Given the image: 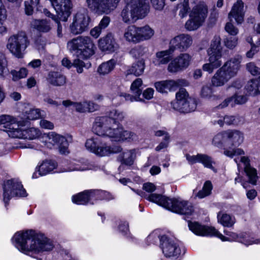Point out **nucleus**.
<instances>
[{"label": "nucleus", "instance_id": "1", "mask_svg": "<svg viewBox=\"0 0 260 260\" xmlns=\"http://www.w3.org/2000/svg\"><path fill=\"white\" fill-rule=\"evenodd\" d=\"M124 117L123 112L113 110L108 116L96 117L93 125V131L98 136L87 140L86 149L99 156H109L121 152L122 148L120 145H107L101 136H106L116 142L137 140L136 134L124 130L120 125V122Z\"/></svg>", "mask_w": 260, "mask_h": 260}, {"label": "nucleus", "instance_id": "2", "mask_svg": "<svg viewBox=\"0 0 260 260\" xmlns=\"http://www.w3.org/2000/svg\"><path fill=\"white\" fill-rule=\"evenodd\" d=\"M14 238L16 242V247L24 253L30 251L39 253L51 250L53 248L50 240L32 230L17 232Z\"/></svg>", "mask_w": 260, "mask_h": 260}, {"label": "nucleus", "instance_id": "3", "mask_svg": "<svg viewBox=\"0 0 260 260\" xmlns=\"http://www.w3.org/2000/svg\"><path fill=\"white\" fill-rule=\"evenodd\" d=\"M189 229L195 234L202 236H214L220 238L222 241H237L239 242L243 243L245 245H249L253 243L257 244L259 240L252 241L250 237L246 234H237L235 233H231L230 238L226 237L220 234L214 227H209L202 225L197 222H188Z\"/></svg>", "mask_w": 260, "mask_h": 260}, {"label": "nucleus", "instance_id": "4", "mask_svg": "<svg viewBox=\"0 0 260 260\" xmlns=\"http://www.w3.org/2000/svg\"><path fill=\"white\" fill-rule=\"evenodd\" d=\"M242 59L241 56L236 55L225 61L212 77V84L216 87L221 86L235 77L241 68Z\"/></svg>", "mask_w": 260, "mask_h": 260}, {"label": "nucleus", "instance_id": "5", "mask_svg": "<svg viewBox=\"0 0 260 260\" xmlns=\"http://www.w3.org/2000/svg\"><path fill=\"white\" fill-rule=\"evenodd\" d=\"M12 121L13 118L9 115H4L0 116V123L4 125V131L6 132L10 137L33 140L41 135L40 131L37 128L30 127L24 129L18 123Z\"/></svg>", "mask_w": 260, "mask_h": 260}, {"label": "nucleus", "instance_id": "6", "mask_svg": "<svg viewBox=\"0 0 260 260\" xmlns=\"http://www.w3.org/2000/svg\"><path fill=\"white\" fill-rule=\"evenodd\" d=\"M148 199L173 212L180 214L191 215L194 211L192 204L187 201L170 199L160 194L152 193Z\"/></svg>", "mask_w": 260, "mask_h": 260}, {"label": "nucleus", "instance_id": "7", "mask_svg": "<svg viewBox=\"0 0 260 260\" xmlns=\"http://www.w3.org/2000/svg\"><path fill=\"white\" fill-rule=\"evenodd\" d=\"M149 12V6L146 0H131L122 10L120 16L124 23L132 24L144 18Z\"/></svg>", "mask_w": 260, "mask_h": 260}, {"label": "nucleus", "instance_id": "8", "mask_svg": "<svg viewBox=\"0 0 260 260\" xmlns=\"http://www.w3.org/2000/svg\"><path fill=\"white\" fill-rule=\"evenodd\" d=\"M67 47L71 52L82 59H87L93 55L95 48L91 38L83 36H78L69 41Z\"/></svg>", "mask_w": 260, "mask_h": 260}, {"label": "nucleus", "instance_id": "9", "mask_svg": "<svg viewBox=\"0 0 260 260\" xmlns=\"http://www.w3.org/2000/svg\"><path fill=\"white\" fill-rule=\"evenodd\" d=\"M222 50L220 37L219 36H214L211 41L210 47L207 50L209 62L203 66L202 68L204 71L211 74L215 69L221 66Z\"/></svg>", "mask_w": 260, "mask_h": 260}, {"label": "nucleus", "instance_id": "10", "mask_svg": "<svg viewBox=\"0 0 260 260\" xmlns=\"http://www.w3.org/2000/svg\"><path fill=\"white\" fill-rule=\"evenodd\" d=\"M29 45V41L25 32L21 31L8 39L7 48L16 57L21 58Z\"/></svg>", "mask_w": 260, "mask_h": 260}, {"label": "nucleus", "instance_id": "11", "mask_svg": "<svg viewBox=\"0 0 260 260\" xmlns=\"http://www.w3.org/2000/svg\"><path fill=\"white\" fill-rule=\"evenodd\" d=\"M172 108L182 113L193 111L197 106L195 100L189 96L186 89L181 88L176 94V99L171 102Z\"/></svg>", "mask_w": 260, "mask_h": 260}, {"label": "nucleus", "instance_id": "12", "mask_svg": "<svg viewBox=\"0 0 260 260\" xmlns=\"http://www.w3.org/2000/svg\"><path fill=\"white\" fill-rule=\"evenodd\" d=\"M207 13V8L204 4L199 3L194 6L189 14V19L185 23V28L189 31L197 29L202 25Z\"/></svg>", "mask_w": 260, "mask_h": 260}, {"label": "nucleus", "instance_id": "13", "mask_svg": "<svg viewBox=\"0 0 260 260\" xmlns=\"http://www.w3.org/2000/svg\"><path fill=\"white\" fill-rule=\"evenodd\" d=\"M3 200L6 205L14 197H25L26 192L21 183L16 179L7 180L3 187Z\"/></svg>", "mask_w": 260, "mask_h": 260}, {"label": "nucleus", "instance_id": "14", "mask_svg": "<svg viewBox=\"0 0 260 260\" xmlns=\"http://www.w3.org/2000/svg\"><path fill=\"white\" fill-rule=\"evenodd\" d=\"M90 18L84 10L78 11L70 25V31L74 35H80L88 29Z\"/></svg>", "mask_w": 260, "mask_h": 260}, {"label": "nucleus", "instance_id": "15", "mask_svg": "<svg viewBox=\"0 0 260 260\" xmlns=\"http://www.w3.org/2000/svg\"><path fill=\"white\" fill-rule=\"evenodd\" d=\"M192 56L188 53L181 52L171 61L168 66L170 73H177L187 69L190 64Z\"/></svg>", "mask_w": 260, "mask_h": 260}, {"label": "nucleus", "instance_id": "16", "mask_svg": "<svg viewBox=\"0 0 260 260\" xmlns=\"http://www.w3.org/2000/svg\"><path fill=\"white\" fill-rule=\"evenodd\" d=\"M192 37L187 34H181L172 38L169 42V46L174 52L178 50L180 52L186 51L192 45Z\"/></svg>", "mask_w": 260, "mask_h": 260}, {"label": "nucleus", "instance_id": "17", "mask_svg": "<svg viewBox=\"0 0 260 260\" xmlns=\"http://www.w3.org/2000/svg\"><path fill=\"white\" fill-rule=\"evenodd\" d=\"M120 0H86L87 7L98 14L107 13L115 7Z\"/></svg>", "mask_w": 260, "mask_h": 260}, {"label": "nucleus", "instance_id": "18", "mask_svg": "<svg viewBox=\"0 0 260 260\" xmlns=\"http://www.w3.org/2000/svg\"><path fill=\"white\" fill-rule=\"evenodd\" d=\"M55 145H57L61 154L69 153V143L67 139L54 133H51L47 136L46 146L47 147L52 149Z\"/></svg>", "mask_w": 260, "mask_h": 260}, {"label": "nucleus", "instance_id": "19", "mask_svg": "<svg viewBox=\"0 0 260 260\" xmlns=\"http://www.w3.org/2000/svg\"><path fill=\"white\" fill-rule=\"evenodd\" d=\"M159 240L160 247L166 257H174L180 254V249L173 239L163 235L161 236Z\"/></svg>", "mask_w": 260, "mask_h": 260}, {"label": "nucleus", "instance_id": "20", "mask_svg": "<svg viewBox=\"0 0 260 260\" xmlns=\"http://www.w3.org/2000/svg\"><path fill=\"white\" fill-rule=\"evenodd\" d=\"M58 15L62 16V20L67 21L71 13L72 4L71 0H49Z\"/></svg>", "mask_w": 260, "mask_h": 260}, {"label": "nucleus", "instance_id": "21", "mask_svg": "<svg viewBox=\"0 0 260 260\" xmlns=\"http://www.w3.org/2000/svg\"><path fill=\"white\" fill-rule=\"evenodd\" d=\"M186 85V80L178 79L158 81L155 83L154 86L157 91L161 93H167L168 91L175 90L179 86Z\"/></svg>", "mask_w": 260, "mask_h": 260}, {"label": "nucleus", "instance_id": "22", "mask_svg": "<svg viewBox=\"0 0 260 260\" xmlns=\"http://www.w3.org/2000/svg\"><path fill=\"white\" fill-rule=\"evenodd\" d=\"M246 8L244 2L242 0H237L232 7L229 14V18H234L238 24L242 23L244 19Z\"/></svg>", "mask_w": 260, "mask_h": 260}, {"label": "nucleus", "instance_id": "23", "mask_svg": "<svg viewBox=\"0 0 260 260\" xmlns=\"http://www.w3.org/2000/svg\"><path fill=\"white\" fill-rule=\"evenodd\" d=\"M239 161L237 158L234 159V161L239 165V162H241L244 166V171L249 178V181L252 184H255L257 181L256 170L251 168L250 165V160L247 156L241 155Z\"/></svg>", "mask_w": 260, "mask_h": 260}, {"label": "nucleus", "instance_id": "24", "mask_svg": "<svg viewBox=\"0 0 260 260\" xmlns=\"http://www.w3.org/2000/svg\"><path fill=\"white\" fill-rule=\"evenodd\" d=\"M108 193L102 190H86L82 192L79 193L72 197V201L74 203L78 205L86 204L90 199L95 195L104 194Z\"/></svg>", "mask_w": 260, "mask_h": 260}, {"label": "nucleus", "instance_id": "25", "mask_svg": "<svg viewBox=\"0 0 260 260\" xmlns=\"http://www.w3.org/2000/svg\"><path fill=\"white\" fill-rule=\"evenodd\" d=\"M99 44L100 48L103 51L113 52L118 48V45L112 34H109L100 39Z\"/></svg>", "mask_w": 260, "mask_h": 260}, {"label": "nucleus", "instance_id": "26", "mask_svg": "<svg viewBox=\"0 0 260 260\" xmlns=\"http://www.w3.org/2000/svg\"><path fill=\"white\" fill-rule=\"evenodd\" d=\"M174 51L169 46V48L166 50L158 51L156 53L155 58L153 60V63L156 66H160L162 64H166L171 60V55L174 53Z\"/></svg>", "mask_w": 260, "mask_h": 260}, {"label": "nucleus", "instance_id": "27", "mask_svg": "<svg viewBox=\"0 0 260 260\" xmlns=\"http://www.w3.org/2000/svg\"><path fill=\"white\" fill-rule=\"evenodd\" d=\"M47 81L51 85L55 86H62L66 83V77L58 72H50L47 77Z\"/></svg>", "mask_w": 260, "mask_h": 260}, {"label": "nucleus", "instance_id": "28", "mask_svg": "<svg viewBox=\"0 0 260 260\" xmlns=\"http://www.w3.org/2000/svg\"><path fill=\"white\" fill-rule=\"evenodd\" d=\"M123 37L129 42L139 43L138 26L135 25L127 26L125 29Z\"/></svg>", "mask_w": 260, "mask_h": 260}, {"label": "nucleus", "instance_id": "29", "mask_svg": "<svg viewBox=\"0 0 260 260\" xmlns=\"http://www.w3.org/2000/svg\"><path fill=\"white\" fill-rule=\"evenodd\" d=\"M227 143L233 146H239L243 141V135L240 131L236 130L226 131Z\"/></svg>", "mask_w": 260, "mask_h": 260}, {"label": "nucleus", "instance_id": "30", "mask_svg": "<svg viewBox=\"0 0 260 260\" xmlns=\"http://www.w3.org/2000/svg\"><path fill=\"white\" fill-rule=\"evenodd\" d=\"M145 68V61L144 60L141 59L134 63L132 66L125 71V75L126 76L132 74L136 76H139L144 73Z\"/></svg>", "mask_w": 260, "mask_h": 260}, {"label": "nucleus", "instance_id": "31", "mask_svg": "<svg viewBox=\"0 0 260 260\" xmlns=\"http://www.w3.org/2000/svg\"><path fill=\"white\" fill-rule=\"evenodd\" d=\"M247 101V98L245 95H235V96L226 99L217 107L222 109L227 107L230 104H231L232 106L235 104H243L245 103Z\"/></svg>", "mask_w": 260, "mask_h": 260}, {"label": "nucleus", "instance_id": "32", "mask_svg": "<svg viewBox=\"0 0 260 260\" xmlns=\"http://www.w3.org/2000/svg\"><path fill=\"white\" fill-rule=\"evenodd\" d=\"M30 24L32 27L40 32H47L51 29L50 22L47 19H34Z\"/></svg>", "mask_w": 260, "mask_h": 260}, {"label": "nucleus", "instance_id": "33", "mask_svg": "<svg viewBox=\"0 0 260 260\" xmlns=\"http://www.w3.org/2000/svg\"><path fill=\"white\" fill-rule=\"evenodd\" d=\"M116 61L114 59H111L101 64L97 69V72L101 76H105L109 74L115 68Z\"/></svg>", "mask_w": 260, "mask_h": 260}, {"label": "nucleus", "instance_id": "34", "mask_svg": "<svg viewBox=\"0 0 260 260\" xmlns=\"http://www.w3.org/2000/svg\"><path fill=\"white\" fill-rule=\"evenodd\" d=\"M246 89L249 94L255 96L260 94V79H252L249 81L246 86Z\"/></svg>", "mask_w": 260, "mask_h": 260}, {"label": "nucleus", "instance_id": "35", "mask_svg": "<svg viewBox=\"0 0 260 260\" xmlns=\"http://www.w3.org/2000/svg\"><path fill=\"white\" fill-rule=\"evenodd\" d=\"M218 221L223 226L226 227H232L236 222L234 217L222 212H218L217 214Z\"/></svg>", "mask_w": 260, "mask_h": 260}, {"label": "nucleus", "instance_id": "36", "mask_svg": "<svg viewBox=\"0 0 260 260\" xmlns=\"http://www.w3.org/2000/svg\"><path fill=\"white\" fill-rule=\"evenodd\" d=\"M135 158V152L133 150H127L118 157V159L122 165L131 166Z\"/></svg>", "mask_w": 260, "mask_h": 260}, {"label": "nucleus", "instance_id": "37", "mask_svg": "<svg viewBox=\"0 0 260 260\" xmlns=\"http://www.w3.org/2000/svg\"><path fill=\"white\" fill-rule=\"evenodd\" d=\"M139 42L150 39L154 35V30L149 26L138 27Z\"/></svg>", "mask_w": 260, "mask_h": 260}, {"label": "nucleus", "instance_id": "38", "mask_svg": "<svg viewBox=\"0 0 260 260\" xmlns=\"http://www.w3.org/2000/svg\"><path fill=\"white\" fill-rule=\"evenodd\" d=\"M55 168V164L52 161H44L39 167V174L40 176L45 175L51 172Z\"/></svg>", "mask_w": 260, "mask_h": 260}, {"label": "nucleus", "instance_id": "39", "mask_svg": "<svg viewBox=\"0 0 260 260\" xmlns=\"http://www.w3.org/2000/svg\"><path fill=\"white\" fill-rule=\"evenodd\" d=\"M226 135V131L218 133L213 138L212 144L217 147H221L223 144L226 143L228 142Z\"/></svg>", "mask_w": 260, "mask_h": 260}, {"label": "nucleus", "instance_id": "40", "mask_svg": "<svg viewBox=\"0 0 260 260\" xmlns=\"http://www.w3.org/2000/svg\"><path fill=\"white\" fill-rule=\"evenodd\" d=\"M212 188L213 186L211 182L210 181H206L202 189L198 192L196 197L200 199H202L209 196L211 193Z\"/></svg>", "mask_w": 260, "mask_h": 260}, {"label": "nucleus", "instance_id": "41", "mask_svg": "<svg viewBox=\"0 0 260 260\" xmlns=\"http://www.w3.org/2000/svg\"><path fill=\"white\" fill-rule=\"evenodd\" d=\"M40 3V0H26L24 2L25 12L27 15L32 14L34 9L36 8Z\"/></svg>", "mask_w": 260, "mask_h": 260}, {"label": "nucleus", "instance_id": "42", "mask_svg": "<svg viewBox=\"0 0 260 260\" xmlns=\"http://www.w3.org/2000/svg\"><path fill=\"white\" fill-rule=\"evenodd\" d=\"M212 158L205 154L200 153L199 163L202 164L206 168L214 170Z\"/></svg>", "mask_w": 260, "mask_h": 260}, {"label": "nucleus", "instance_id": "43", "mask_svg": "<svg viewBox=\"0 0 260 260\" xmlns=\"http://www.w3.org/2000/svg\"><path fill=\"white\" fill-rule=\"evenodd\" d=\"M143 81L141 78H137L132 83L131 90L136 95H141L142 90L140 87L142 85Z\"/></svg>", "mask_w": 260, "mask_h": 260}, {"label": "nucleus", "instance_id": "44", "mask_svg": "<svg viewBox=\"0 0 260 260\" xmlns=\"http://www.w3.org/2000/svg\"><path fill=\"white\" fill-rule=\"evenodd\" d=\"M11 74L13 76V80L17 81L20 79L26 77L28 74V71L26 68H22L18 71H11Z\"/></svg>", "mask_w": 260, "mask_h": 260}, {"label": "nucleus", "instance_id": "45", "mask_svg": "<svg viewBox=\"0 0 260 260\" xmlns=\"http://www.w3.org/2000/svg\"><path fill=\"white\" fill-rule=\"evenodd\" d=\"M247 71L253 76H258L260 79V68L257 67L253 62L247 63L246 65Z\"/></svg>", "mask_w": 260, "mask_h": 260}, {"label": "nucleus", "instance_id": "46", "mask_svg": "<svg viewBox=\"0 0 260 260\" xmlns=\"http://www.w3.org/2000/svg\"><path fill=\"white\" fill-rule=\"evenodd\" d=\"M223 154L229 157L233 158L234 156L243 155L245 154V152L240 148L233 149L232 150L224 149Z\"/></svg>", "mask_w": 260, "mask_h": 260}, {"label": "nucleus", "instance_id": "47", "mask_svg": "<svg viewBox=\"0 0 260 260\" xmlns=\"http://www.w3.org/2000/svg\"><path fill=\"white\" fill-rule=\"evenodd\" d=\"M147 51V48L142 46H138L132 49L131 51V54L135 58H139L142 56Z\"/></svg>", "mask_w": 260, "mask_h": 260}, {"label": "nucleus", "instance_id": "48", "mask_svg": "<svg viewBox=\"0 0 260 260\" xmlns=\"http://www.w3.org/2000/svg\"><path fill=\"white\" fill-rule=\"evenodd\" d=\"M238 39L236 37H229L224 40V45L229 49L234 48L238 44Z\"/></svg>", "mask_w": 260, "mask_h": 260}, {"label": "nucleus", "instance_id": "49", "mask_svg": "<svg viewBox=\"0 0 260 260\" xmlns=\"http://www.w3.org/2000/svg\"><path fill=\"white\" fill-rule=\"evenodd\" d=\"M73 66L76 68L77 72L79 74H81L83 72V68H88L90 66V64H89L88 67H86L85 63L80 60L79 58L76 59L73 62Z\"/></svg>", "mask_w": 260, "mask_h": 260}, {"label": "nucleus", "instance_id": "50", "mask_svg": "<svg viewBox=\"0 0 260 260\" xmlns=\"http://www.w3.org/2000/svg\"><path fill=\"white\" fill-rule=\"evenodd\" d=\"M6 66V60L5 55L0 52V76H4V74L8 73Z\"/></svg>", "mask_w": 260, "mask_h": 260}, {"label": "nucleus", "instance_id": "51", "mask_svg": "<svg viewBox=\"0 0 260 260\" xmlns=\"http://www.w3.org/2000/svg\"><path fill=\"white\" fill-rule=\"evenodd\" d=\"M225 31L231 36H235L239 32L238 29L231 22L226 23L225 26Z\"/></svg>", "mask_w": 260, "mask_h": 260}, {"label": "nucleus", "instance_id": "52", "mask_svg": "<svg viewBox=\"0 0 260 260\" xmlns=\"http://www.w3.org/2000/svg\"><path fill=\"white\" fill-rule=\"evenodd\" d=\"M240 118L236 117L234 116L226 115L224 117V122L228 125L231 124H238L240 122Z\"/></svg>", "mask_w": 260, "mask_h": 260}, {"label": "nucleus", "instance_id": "53", "mask_svg": "<svg viewBox=\"0 0 260 260\" xmlns=\"http://www.w3.org/2000/svg\"><path fill=\"white\" fill-rule=\"evenodd\" d=\"M41 116L40 111L38 109H30L27 113V117L29 120H34L40 118Z\"/></svg>", "mask_w": 260, "mask_h": 260}, {"label": "nucleus", "instance_id": "54", "mask_svg": "<svg viewBox=\"0 0 260 260\" xmlns=\"http://www.w3.org/2000/svg\"><path fill=\"white\" fill-rule=\"evenodd\" d=\"M120 96H123L125 98L126 101H130L133 102L134 101H141L140 95H137L135 94L134 96L126 93L120 92L118 93Z\"/></svg>", "mask_w": 260, "mask_h": 260}, {"label": "nucleus", "instance_id": "55", "mask_svg": "<svg viewBox=\"0 0 260 260\" xmlns=\"http://www.w3.org/2000/svg\"><path fill=\"white\" fill-rule=\"evenodd\" d=\"M152 7L156 10L161 11L165 6V0H150Z\"/></svg>", "mask_w": 260, "mask_h": 260}, {"label": "nucleus", "instance_id": "56", "mask_svg": "<svg viewBox=\"0 0 260 260\" xmlns=\"http://www.w3.org/2000/svg\"><path fill=\"white\" fill-rule=\"evenodd\" d=\"M86 101H84L80 102H75L74 104V107L76 111L80 113H85L86 107Z\"/></svg>", "mask_w": 260, "mask_h": 260}, {"label": "nucleus", "instance_id": "57", "mask_svg": "<svg viewBox=\"0 0 260 260\" xmlns=\"http://www.w3.org/2000/svg\"><path fill=\"white\" fill-rule=\"evenodd\" d=\"M178 9L179 10V15L181 18H184L187 16V14L190 9L189 8L184 4L183 3L178 5Z\"/></svg>", "mask_w": 260, "mask_h": 260}, {"label": "nucleus", "instance_id": "58", "mask_svg": "<svg viewBox=\"0 0 260 260\" xmlns=\"http://www.w3.org/2000/svg\"><path fill=\"white\" fill-rule=\"evenodd\" d=\"M86 101V112H93L95 111L98 110L99 109V106L94 103V102L90 101Z\"/></svg>", "mask_w": 260, "mask_h": 260}, {"label": "nucleus", "instance_id": "59", "mask_svg": "<svg viewBox=\"0 0 260 260\" xmlns=\"http://www.w3.org/2000/svg\"><path fill=\"white\" fill-rule=\"evenodd\" d=\"M110 21L111 19L109 16H104L98 26L102 30L104 29L109 25Z\"/></svg>", "mask_w": 260, "mask_h": 260}, {"label": "nucleus", "instance_id": "60", "mask_svg": "<svg viewBox=\"0 0 260 260\" xmlns=\"http://www.w3.org/2000/svg\"><path fill=\"white\" fill-rule=\"evenodd\" d=\"M212 94V89L210 86H205L203 87L201 91V95L204 98H209Z\"/></svg>", "mask_w": 260, "mask_h": 260}, {"label": "nucleus", "instance_id": "61", "mask_svg": "<svg viewBox=\"0 0 260 260\" xmlns=\"http://www.w3.org/2000/svg\"><path fill=\"white\" fill-rule=\"evenodd\" d=\"M40 126L45 129H52L54 124L51 122L46 119H41L40 121Z\"/></svg>", "mask_w": 260, "mask_h": 260}, {"label": "nucleus", "instance_id": "62", "mask_svg": "<svg viewBox=\"0 0 260 260\" xmlns=\"http://www.w3.org/2000/svg\"><path fill=\"white\" fill-rule=\"evenodd\" d=\"M200 153H198L196 155H190L188 154L185 155V157L188 162L190 164H193L199 161Z\"/></svg>", "mask_w": 260, "mask_h": 260}, {"label": "nucleus", "instance_id": "63", "mask_svg": "<svg viewBox=\"0 0 260 260\" xmlns=\"http://www.w3.org/2000/svg\"><path fill=\"white\" fill-rule=\"evenodd\" d=\"M35 45L39 50H44L46 45L45 40L43 38H38L35 41Z\"/></svg>", "mask_w": 260, "mask_h": 260}, {"label": "nucleus", "instance_id": "64", "mask_svg": "<svg viewBox=\"0 0 260 260\" xmlns=\"http://www.w3.org/2000/svg\"><path fill=\"white\" fill-rule=\"evenodd\" d=\"M169 138H170V136H167V135L165 136V138H164V140L165 141L162 142H161L155 148V150L156 151H159L162 149L166 148L168 146V145Z\"/></svg>", "mask_w": 260, "mask_h": 260}]
</instances>
